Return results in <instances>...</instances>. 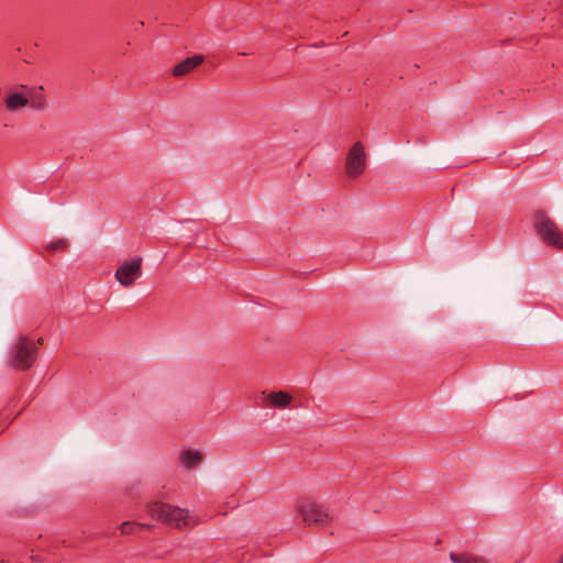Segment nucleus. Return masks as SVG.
<instances>
[{"label": "nucleus", "instance_id": "obj_11", "mask_svg": "<svg viewBox=\"0 0 563 563\" xmlns=\"http://www.w3.org/2000/svg\"><path fill=\"white\" fill-rule=\"evenodd\" d=\"M201 459L202 456L199 452L190 450L183 452L180 455L183 464L188 468L197 466L201 462Z\"/></svg>", "mask_w": 563, "mask_h": 563}, {"label": "nucleus", "instance_id": "obj_9", "mask_svg": "<svg viewBox=\"0 0 563 563\" xmlns=\"http://www.w3.org/2000/svg\"><path fill=\"white\" fill-rule=\"evenodd\" d=\"M265 400L267 406L283 409L289 406L291 396L285 391H272Z\"/></svg>", "mask_w": 563, "mask_h": 563}, {"label": "nucleus", "instance_id": "obj_17", "mask_svg": "<svg viewBox=\"0 0 563 563\" xmlns=\"http://www.w3.org/2000/svg\"><path fill=\"white\" fill-rule=\"evenodd\" d=\"M0 563H5L3 560H0Z\"/></svg>", "mask_w": 563, "mask_h": 563}, {"label": "nucleus", "instance_id": "obj_3", "mask_svg": "<svg viewBox=\"0 0 563 563\" xmlns=\"http://www.w3.org/2000/svg\"><path fill=\"white\" fill-rule=\"evenodd\" d=\"M533 225L541 240L558 250H563V235L556 223L542 210L536 211Z\"/></svg>", "mask_w": 563, "mask_h": 563}, {"label": "nucleus", "instance_id": "obj_4", "mask_svg": "<svg viewBox=\"0 0 563 563\" xmlns=\"http://www.w3.org/2000/svg\"><path fill=\"white\" fill-rule=\"evenodd\" d=\"M31 88L26 85L8 89L2 96L3 109L9 113H18L30 102Z\"/></svg>", "mask_w": 563, "mask_h": 563}, {"label": "nucleus", "instance_id": "obj_7", "mask_svg": "<svg viewBox=\"0 0 563 563\" xmlns=\"http://www.w3.org/2000/svg\"><path fill=\"white\" fill-rule=\"evenodd\" d=\"M142 275V258L124 262L115 271V279L124 287L132 286Z\"/></svg>", "mask_w": 563, "mask_h": 563}, {"label": "nucleus", "instance_id": "obj_1", "mask_svg": "<svg viewBox=\"0 0 563 563\" xmlns=\"http://www.w3.org/2000/svg\"><path fill=\"white\" fill-rule=\"evenodd\" d=\"M152 518L174 529H190L198 525V519L185 508L154 501L148 506Z\"/></svg>", "mask_w": 563, "mask_h": 563}, {"label": "nucleus", "instance_id": "obj_15", "mask_svg": "<svg viewBox=\"0 0 563 563\" xmlns=\"http://www.w3.org/2000/svg\"><path fill=\"white\" fill-rule=\"evenodd\" d=\"M37 343H38V344H43V338H40V339L37 340Z\"/></svg>", "mask_w": 563, "mask_h": 563}, {"label": "nucleus", "instance_id": "obj_2", "mask_svg": "<svg viewBox=\"0 0 563 563\" xmlns=\"http://www.w3.org/2000/svg\"><path fill=\"white\" fill-rule=\"evenodd\" d=\"M38 349L35 343L26 336H20L11 350L10 366L26 371L36 361Z\"/></svg>", "mask_w": 563, "mask_h": 563}, {"label": "nucleus", "instance_id": "obj_13", "mask_svg": "<svg viewBox=\"0 0 563 563\" xmlns=\"http://www.w3.org/2000/svg\"><path fill=\"white\" fill-rule=\"evenodd\" d=\"M68 246V242L66 239H58L54 242H51L47 245L48 251H57V250H66Z\"/></svg>", "mask_w": 563, "mask_h": 563}, {"label": "nucleus", "instance_id": "obj_6", "mask_svg": "<svg viewBox=\"0 0 563 563\" xmlns=\"http://www.w3.org/2000/svg\"><path fill=\"white\" fill-rule=\"evenodd\" d=\"M298 510L306 525L323 526L332 520L327 508L316 501H302Z\"/></svg>", "mask_w": 563, "mask_h": 563}, {"label": "nucleus", "instance_id": "obj_5", "mask_svg": "<svg viewBox=\"0 0 563 563\" xmlns=\"http://www.w3.org/2000/svg\"><path fill=\"white\" fill-rule=\"evenodd\" d=\"M367 156L362 142H355L350 148L345 161V173L350 178L361 176L366 169Z\"/></svg>", "mask_w": 563, "mask_h": 563}, {"label": "nucleus", "instance_id": "obj_8", "mask_svg": "<svg viewBox=\"0 0 563 563\" xmlns=\"http://www.w3.org/2000/svg\"><path fill=\"white\" fill-rule=\"evenodd\" d=\"M205 60L202 55H194L191 57H187L173 68V76L176 78L184 77L191 73L196 67L201 65Z\"/></svg>", "mask_w": 563, "mask_h": 563}, {"label": "nucleus", "instance_id": "obj_10", "mask_svg": "<svg viewBox=\"0 0 563 563\" xmlns=\"http://www.w3.org/2000/svg\"><path fill=\"white\" fill-rule=\"evenodd\" d=\"M449 558L452 563H487L484 556L467 551L451 552Z\"/></svg>", "mask_w": 563, "mask_h": 563}, {"label": "nucleus", "instance_id": "obj_14", "mask_svg": "<svg viewBox=\"0 0 563 563\" xmlns=\"http://www.w3.org/2000/svg\"><path fill=\"white\" fill-rule=\"evenodd\" d=\"M45 104H46V101H45L44 98H40V99L36 100V107L37 108H44Z\"/></svg>", "mask_w": 563, "mask_h": 563}, {"label": "nucleus", "instance_id": "obj_12", "mask_svg": "<svg viewBox=\"0 0 563 563\" xmlns=\"http://www.w3.org/2000/svg\"><path fill=\"white\" fill-rule=\"evenodd\" d=\"M145 527L147 526L139 522L125 521L120 526V531L122 534H132Z\"/></svg>", "mask_w": 563, "mask_h": 563}, {"label": "nucleus", "instance_id": "obj_16", "mask_svg": "<svg viewBox=\"0 0 563 563\" xmlns=\"http://www.w3.org/2000/svg\"><path fill=\"white\" fill-rule=\"evenodd\" d=\"M560 563H563V554H562V558H561V561H560Z\"/></svg>", "mask_w": 563, "mask_h": 563}]
</instances>
